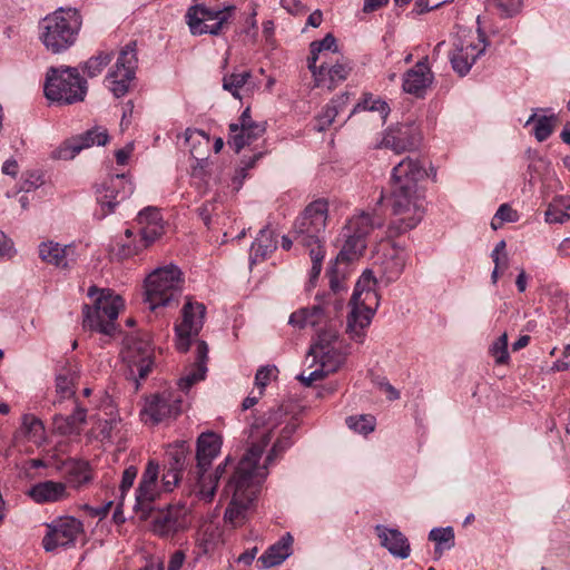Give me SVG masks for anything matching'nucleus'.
Returning a JSON list of instances; mask_svg holds the SVG:
<instances>
[{
	"label": "nucleus",
	"instance_id": "nucleus-1",
	"mask_svg": "<svg viewBox=\"0 0 570 570\" xmlns=\"http://www.w3.org/2000/svg\"><path fill=\"white\" fill-rule=\"evenodd\" d=\"M425 170L419 159L405 157L391 173V188L386 198L395 216L389 226L387 238H392L416 227L425 214V191L419 187Z\"/></svg>",
	"mask_w": 570,
	"mask_h": 570
},
{
	"label": "nucleus",
	"instance_id": "nucleus-2",
	"mask_svg": "<svg viewBox=\"0 0 570 570\" xmlns=\"http://www.w3.org/2000/svg\"><path fill=\"white\" fill-rule=\"evenodd\" d=\"M271 432L269 429H256L255 432H252L250 436L259 439V442L252 443L224 490L226 494L232 493V500L225 511L224 520L233 528L245 523L257 487L267 476L266 466H258V461L265 446L271 441Z\"/></svg>",
	"mask_w": 570,
	"mask_h": 570
},
{
	"label": "nucleus",
	"instance_id": "nucleus-3",
	"mask_svg": "<svg viewBox=\"0 0 570 570\" xmlns=\"http://www.w3.org/2000/svg\"><path fill=\"white\" fill-rule=\"evenodd\" d=\"M376 284L377 281L373 272L370 269L364 271L356 282L351 297V311L347 316L346 332L357 343L364 341L366 330L380 305Z\"/></svg>",
	"mask_w": 570,
	"mask_h": 570
},
{
	"label": "nucleus",
	"instance_id": "nucleus-4",
	"mask_svg": "<svg viewBox=\"0 0 570 570\" xmlns=\"http://www.w3.org/2000/svg\"><path fill=\"white\" fill-rule=\"evenodd\" d=\"M82 19L77 9L59 8L39 23V39L51 53H61L76 43Z\"/></svg>",
	"mask_w": 570,
	"mask_h": 570
},
{
	"label": "nucleus",
	"instance_id": "nucleus-5",
	"mask_svg": "<svg viewBox=\"0 0 570 570\" xmlns=\"http://www.w3.org/2000/svg\"><path fill=\"white\" fill-rule=\"evenodd\" d=\"M88 296L95 297L94 305H83V328L112 335L117 328L116 322L124 299L109 288H98L92 285L88 289Z\"/></svg>",
	"mask_w": 570,
	"mask_h": 570
},
{
	"label": "nucleus",
	"instance_id": "nucleus-6",
	"mask_svg": "<svg viewBox=\"0 0 570 570\" xmlns=\"http://www.w3.org/2000/svg\"><path fill=\"white\" fill-rule=\"evenodd\" d=\"M328 219V202L318 198L309 203L293 225L296 245L309 249H321L324 245V232Z\"/></svg>",
	"mask_w": 570,
	"mask_h": 570
},
{
	"label": "nucleus",
	"instance_id": "nucleus-7",
	"mask_svg": "<svg viewBox=\"0 0 570 570\" xmlns=\"http://www.w3.org/2000/svg\"><path fill=\"white\" fill-rule=\"evenodd\" d=\"M87 89V81L72 67L49 68L43 88L46 98L59 105L82 101Z\"/></svg>",
	"mask_w": 570,
	"mask_h": 570
},
{
	"label": "nucleus",
	"instance_id": "nucleus-8",
	"mask_svg": "<svg viewBox=\"0 0 570 570\" xmlns=\"http://www.w3.org/2000/svg\"><path fill=\"white\" fill-rule=\"evenodd\" d=\"M181 272L175 265L158 267L145 281V302L150 309L178 303L181 294Z\"/></svg>",
	"mask_w": 570,
	"mask_h": 570
},
{
	"label": "nucleus",
	"instance_id": "nucleus-9",
	"mask_svg": "<svg viewBox=\"0 0 570 570\" xmlns=\"http://www.w3.org/2000/svg\"><path fill=\"white\" fill-rule=\"evenodd\" d=\"M234 11V6L212 9L205 4H196L188 9L186 18L193 35H218L229 22Z\"/></svg>",
	"mask_w": 570,
	"mask_h": 570
},
{
	"label": "nucleus",
	"instance_id": "nucleus-10",
	"mask_svg": "<svg viewBox=\"0 0 570 570\" xmlns=\"http://www.w3.org/2000/svg\"><path fill=\"white\" fill-rule=\"evenodd\" d=\"M138 65L136 42L127 43L119 52L115 66L106 77L107 86L115 97H124L135 78Z\"/></svg>",
	"mask_w": 570,
	"mask_h": 570
},
{
	"label": "nucleus",
	"instance_id": "nucleus-11",
	"mask_svg": "<svg viewBox=\"0 0 570 570\" xmlns=\"http://www.w3.org/2000/svg\"><path fill=\"white\" fill-rule=\"evenodd\" d=\"M422 132L415 122H401L387 127L375 148L390 149L400 155L417 149L422 142Z\"/></svg>",
	"mask_w": 570,
	"mask_h": 570
},
{
	"label": "nucleus",
	"instance_id": "nucleus-12",
	"mask_svg": "<svg viewBox=\"0 0 570 570\" xmlns=\"http://www.w3.org/2000/svg\"><path fill=\"white\" fill-rule=\"evenodd\" d=\"M134 193V186L125 174L108 177L97 189V203L100 206V217H106L115 207Z\"/></svg>",
	"mask_w": 570,
	"mask_h": 570
},
{
	"label": "nucleus",
	"instance_id": "nucleus-13",
	"mask_svg": "<svg viewBox=\"0 0 570 570\" xmlns=\"http://www.w3.org/2000/svg\"><path fill=\"white\" fill-rule=\"evenodd\" d=\"M206 307L203 303L187 301L181 309L183 320L176 325V346L180 352L188 351L191 337L198 335L204 325Z\"/></svg>",
	"mask_w": 570,
	"mask_h": 570
},
{
	"label": "nucleus",
	"instance_id": "nucleus-14",
	"mask_svg": "<svg viewBox=\"0 0 570 570\" xmlns=\"http://www.w3.org/2000/svg\"><path fill=\"white\" fill-rule=\"evenodd\" d=\"M121 356L131 373L137 372L140 379H145L149 374L154 364L150 343L135 336L126 338Z\"/></svg>",
	"mask_w": 570,
	"mask_h": 570
},
{
	"label": "nucleus",
	"instance_id": "nucleus-15",
	"mask_svg": "<svg viewBox=\"0 0 570 570\" xmlns=\"http://www.w3.org/2000/svg\"><path fill=\"white\" fill-rule=\"evenodd\" d=\"M82 531L80 520L73 517L60 518L49 525V532L42 540L43 548L46 551H53L72 546Z\"/></svg>",
	"mask_w": 570,
	"mask_h": 570
},
{
	"label": "nucleus",
	"instance_id": "nucleus-16",
	"mask_svg": "<svg viewBox=\"0 0 570 570\" xmlns=\"http://www.w3.org/2000/svg\"><path fill=\"white\" fill-rule=\"evenodd\" d=\"M372 228L373 222L368 214L355 215L343 226L336 246H342V249H366V238Z\"/></svg>",
	"mask_w": 570,
	"mask_h": 570
},
{
	"label": "nucleus",
	"instance_id": "nucleus-17",
	"mask_svg": "<svg viewBox=\"0 0 570 570\" xmlns=\"http://www.w3.org/2000/svg\"><path fill=\"white\" fill-rule=\"evenodd\" d=\"M265 130L266 127L263 122L253 120L250 109L247 107L239 116L238 121L229 125L228 145L239 153L245 146L261 138Z\"/></svg>",
	"mask_w": 570,
	"mask_h": 570
},
{
	"label": "nucleus",
	"instance_id": "nucleus-18",
	"mask_svg": "<svg viewBox=\"0 0 570 570\" xmlns=\"http://www.w3.org/2000/svg\"><path fill=\"white\" fill-rule=\"evenodd\" d=\"M183 401L174 392L164 391L159 395L147 401L141 415L144 421L157 424L166 419L176 417L181 412Z\"/></svg>",
	"mask_w": 570,
	"mask_h": 570
},
{
	"label": "nucleus",
	"instance_id": "nucleus-19",
	"mask_svg": "<svg viewBox=\"0 0 570 570\" xmlns=\"http://www.w3.org/2000/svg\"><path fill=\"white\" fill-rule=\"evenodd\" d=\"M158 474V463L153 460L149 461L136 490L134 508L136 511H140L144 518L147 517L151 504L159 497Z\"/></svg>",
	"mask_w": 570,
	"mask_h": 570
},
{
	"label": "nucleus",
	"instance_id": "nucleus-20",
	"mask_svg": "<svg viewBox=\"0 0 570 570\" xmlns=\"http://www.w3.org/2000/svg\"><path fill=\"white\" fill-rule=\"evenodd\" d=\"M190 524L188 510L184 505H169L157 513L153 521V531L164 538L184 531Z\"/></svg>",
	"mask_w": 570,
	"mask_h": 570
},
{
	"label": "nucleus",
	"instance_id": "nucleus-21",
	"mask_svg": "<svg viewBox=\"0 0 570 570\" xmlns=\"http://www.w3.org/2000/svg\"><path fill=\"white\" fill-rule=\"evenodd\" d=\"M109 140L107 129L95 127L86 132L72 137L63 142L57 150L56 157L63 160L73 159L82 149L92 146H105Z\"/></svg>",
	"mask_w": 570,
	"mask_h": 570
},
{
	"label": "nucleus",
	"instance_id": "nucleus-22",
	"mask_svg": "<svg viewBox=\"0 0 570 570\" xmlns=\"http://www.w3.org/2000/svg\"><path fill=\"white\" fill-rule=\"evenodd\" d=\"M484 49L485 46L480 39H478V42L471 38L459 40L450 56L452 68L460 76L466 75Z\"/></svg>",
	"mask_w": 570,
	"mask_h": 570
},
{
	"label": "nucleus",
	"instance_id": "nucleus-23",
	"mask_svg": "<svg viewBox=\"0 0 570 570\" xmlns=\"http://www.w3.org/2000/svg\"><path fill=\"white\" fill-rule=\"evenodd\" d=\"M308 69L313 75L315 87L332 90L347 78L352 67L347 61H337L330 66L327 60H323L318 67L314 65V68Z\"/></svg>",
	"mask_w": 570,
	"mask_h": 570
},
{
	"label": "nucleus",
	"instance_id": "nucleus-24",
	"mask_svg": "<svg viewBox=\"0 0 570 570\" xmlns=\"http://www.w3.org/2000/svg\"><path fill=\"white\" fill-rule=\"evenodd\" d=\"M288 323L298 328L312 327L317 338L320 334L324 333L330 326L336 328V323L328 318L324 308L320 305L299 308L292 313Z\"/></svg>",
	"mask_w": 570,
	"mask_h": 570
},
{
	"label": "nucleus",
	"instance_id": "nucleus-25",
	"mask_svg": "<svg viewBox=\"0 0 570 570\" xmlns=\"http://www.w3.org/2000/svg\"><path fill=\"white\" fill-rule=\"evenodd\" d=\"M433 78V72L428 63V57H424L404 73L403 90L416 98H422L426 89L432 85Z\"/></svg>",
	"mask_w": 570,
	"mask_h": 570
},
{
	"label": "nucleus",
	"instance_id": "nucleus-26",
	"mask_svg": "<svg viewBox=\"0 0 570 570\" xmlns=\"http://www.w3.org/2000/svg\"><path fill=\"white\" fill-rule=\"evenodd\" d=\"M337 341V328L334 326H330L326 328V331L322 334H320L318 340L311 346L309 355L313 356V363L309 365V367L314 366V363L316 360L320 361V365H323L324 363H336L337 362V368L341 366L343 362L342 354L332 346V344L336 343Z\"/></svg>",
	"mask_w": 570,
	"mask_h": 570
},
{
	"label": "nucleus",
	"instance_id": "nucleus-27",
	"mask_svg": "<svg viewBox=\"0 0 570 570\" xmlns=\"http://www.w3.org/2000/svg\"><path fill=\"white\" fill-rule=\"evenodd\" d=\"M137 220L145 247L154 245L164 234V220L158 208L146 207L139 212Z\"/></svg>",
	"mask_w": 570,
	"mask_h": 570
},
{
	"label": "nucleus",
	"instance_id": "nucleus-28",
	"mask_svg": "<svg viewBox=\"0 0 570 570\" xmlns=\"http://www.w3.org/2000/svg\"><path fill=\"white\" fill-rule=\"evenodd\" d=\"M380 543L394 558L406 559L411 553V546L407 538L397 529L387 528L382 524L375 527Z\"/></svg>",
	"mask_w": 570,
	"mask_h": 570
},
{
	"label": "nucleus",
	"instance_id": "nucleus-29",
	"mask_svg": "<svg viewBox=\"0 0 570 570\" xmlns=\"http://www.w3.org/2000/svg\"><path fill=\"white\" fill-rule=\"evenodd\" d=\"M208 346L205 341H196L195 362L185 370L184 375L178 381V386L183 391L189 390L195 383L203 381L207 372Z\"/></svg>",
	"mask_w": 570,
	"mask_h": 570
},
{
	"label": "nucleus",
	"instance_id": "nucleus-30",
	"mask_svg": "<svg viewBox=\"0 0 570 570\" xmlns=\"http://www.w3.org/2000/svg\"><path fill=\"white\" fill-rule=\"evenodd\" d=\"M75 409L70 415L57 414L52 419V431L62 436L80 435L87 422V409L75 402Z\"/></svg>",
	"mask_w": 570,
	"mask_h": 570
},
{
	"label": "nucleus",
	"instance_id": "nucleus-31",
	"mask_svg": "<svg viewBox=\"0 0 570 570\" xmlns=\"http://www.w3.org/2000/svg\"><path fill=\"white\" fill-rule=\"evenodd\" d=\"M222 448V439L214 432L202 433L197 439V469L207 471L212 465V461L219 454Z\"/></svg>",
	"mask_w": 570,
	"mask_h": 570
},
{
	"label": "nucleus",
	"instance_id": "nucleus-32",
	"mask_svg": "<svg viewBox=\"0 0 570 570\" xmlns=\"http://www.w3.org/2000/svg\"><path fill=\"white\" fill-rule=\"evenodd\" d=\"M29 495L37 503H53L66 500L69 493L63 482L48 480L33 484Z\"/></svg>",
	"mask_w": 570,
	"mask_h": 570
},
{
	"label": "nucleus",
	"instance_id": "nucleus-33",
	"mask_svg": "<svg viewBox=\"0 0 570 570\" xmlns=\"http://www.w3.org/2000/svg\"><path fill=\"white\" fill-rule=\"evenodd\" d=\"M78 377L79 368L77 364L68 363L59 371L56 377L57 400L55 403H61L62 401L70 400L75 396Z\"/></svg>",
	"mask_w": 570,
	"mask_h": 570
},
{
	"label": "nucleus",
	"instance_id": "nucleus-34",
	"mask_svg": "<svg viewBox=\"0 0 570 570\" xmlns=\"http://www.w3.org/2000/svg\"><path fill=\"white\" fill-rule=\"evenodd\" d=\"M357 252H338L327 271L332 291L337 292L342 289L341 283L350 275L351 262L357 258Z\"/></svg>",
	"mask_w": 570,
	"mask_h": 570
},
{
	"label": "nucleus",
	"instance_id": "nucleus-35",
	"mask_svg": "<svg viewBox=\"0 0 570 570\" xmlns=\"http://www.w3.org/2000/svg\"><path fill=\"white\" fill-rule=\"evenodd\" d=\"M293 538L289 533L283 535L276 543L271 546L258 559L264 568L281 564L291 554Z\"/></svg>",
	"mask_w": 570,
	"mask_h": 570
},
{
	"label": "nucleus",
	"instance_id": "nucleus-36",
	"mask_svg": "<svg viewBox=\"0 0 570 570\" xmlns=\"http://www.w3.org/2000/svg\"><path fill=\"white\" fill-rule=\"evenodd\" d=\"M62 470L68 482L76 488H79L90 480L89 465L85 461L67 460L63 462Z\"/></svg>",
	"mask_w": 570,
	"mask_h": 570
},
{
	"label": "nucleus",
	"instance_id": "nucleus-37",
	"mask_svg": "<svg viewBox=\"0 0 570 570\" xmlns=\"http://www.w3.org/2000/svg\"><path fill=\"white\" fill-rule=\"evenodd\" d=\"M337 45L336 39L332 33H327L322 40L313 41L309 45V57L307 60V67L314 68V65L318 60H327L328 52H336Z\"/></svg>",
	"mask_w": 570,
	"mask_h": 570
},
{
	"label": "nucleus",
	"instance_id": "nucleus-38",
	"mask_svg": "<svg viewBox=\"0 0 570 570\" xmlns=\"http://www.w3.org/2000/svg\"><path fill=\"white\" fill-rule=\"evenodd\" d=\"M570 219V196H557L546 212V220L550 224H562Z\"/></svg>",
	"mask_w": 570,
	"mask_h": 570
},
{
	"label": "nucleus",
	"instance_id": "nucleus-39",
	"mask_svg": "<svg viewBox=\"0 0 570 570\" xmlns=\"http://www.w3.org/2000/svg\"><path fill=\"white\" fill-rule=\"evenodd\" d=\"M429 539L436 543L434 558L439 559L444 549H451L454 546V531L451 527L435 528L430 531Z\"/></svg>",
	"mask_w": 570,
	"mask_h": 570
},
{
	"label": "nucleus",
	"instance_id": "nucleus-40",
	"mask_svg": "<svg viewBox=\"0 0 570 570\" xmlns=\"http://www.w3.org/2000/svg\"><path fill=\"white\" fill-rule=\"evenodd\" d=\"M252 78V72L244 70L242 72H232L223 78V88L229 91L235 98L240 99V90Z\"/></svg>",
	"mask_w": 570,
	"mask_h": 570
},
{
	"label": "nucleus",
	"instance_id": "nucleus-41",
	"mask_svg": "<svg viewBox=\"0 0 570 570\" xmlns=\"http://www.w3.org/2000/svg\"><path fill=\"white\" fill-rule=\"evenodd\" d=\"M112 59V52L99 51L90 57L82 66V71L89 78L99 76Z\"/></svg>",
	"mask_w": 570,
	"mask_h": 570
},
{
	"label": "nucleus",
	"instance_id": "nucleus-42",
	"mask_svg": "<svg viewBox=\"0 0 570 570\" xmlns=\"http://www.w3.org/2000/svg\"><path fill=\"white\" fill-rule=\"evenodd\" d=\"M535 114H532L529 119L525 121V126L534 122L533 134L538 141H544L550 137L554 127V117L553 116H541L535 119Z\"/></svg>",
	"mask_w": 570,
	"mask_h": 570
},
{
	"label": "nucleus",
	"instance_id": "nucleus-43",
	"mask_svg": "<svg viewBox=\"0 0 570 570\" xmlns=\"http://www.w3.org/2000/svg\"><path fill=\"white\" fill-rule=\"evenodd\" d=\"M207 471L198 470V492L197 495L205 502H210L216 493L218 485V475H208Z\"/></svg>",
	"mask_w": 570,
	"mask_h": 570
},
{
	"label": "nucleus",
	"instance_id": "nucleus-44",
	"mask_svg": "<svg viewBox=\"0 0 570 570\" xmlns=\"http://www.w3.org/2000/svg\"><path fill=\"white\" fill-rule=\"evenodd\" d=\"M337 371V362L336 363H324L323 365H317L313 371L306 373L305 371L301 373L297 379L305 385L311 386L315 382L324 380L330 373Z\"/></svg>",
	"mask_w": 570,
	"mask_h": 570
},
{
	"label": "nucleus",
	"instance_id": "nucleus-45",
	"mask_svg": "<svg viewBox=\"0 0 570 570\" xmlns=\"http://www.w3.org/2000/svg\"><path fill=\"white\" fill-rule=\"evenodd\" d=\"M22 429L26 435L33 443H41L45 440V428L42 422L31 414L22 417Z\"/></svg>",
	"mask_w": 570,
	"mask_h": 570
},
{
	"label": "nucleus",
	"instance_id": "nucleus-46",
	"mask_svg": "<svg viewBox=\"0 0 570 570\" xmlns=\"http://www.w3.org/2000/svg\"><path fill=\"white\" fill-rule=\"evenodd\" d=\"M296 429L297 424L294 421L287 423L283 428L281 436L276 440L266 458L267 463H271L278 453L283 452L291 445V436L296 431Z\"/></svg>",
	"mask_w": 570,
	"mask_h": 570
},
{
	"label": "nucleus",
	"instance_id": "nucleus-47",
	"mask_svg": "<svg viewBox=\"0 0 570 570\" xmlns=\"http://www.w3.org/2000/svg\"><path fill=\"white\" fill-rule=\"evenodd\" d=\"M520 218L519 213L509 204H502L491 219V227L497 230L505 223H515Z\"/></svg>",
	"mask_w": 570,
	"mask_h": 570
},
{
	"label": "nucleus",
	"instance_id": "nucleus-48",
	"mask_svg": "<svg viewBox=\"0 0 570 570\" xmlns=\"http://www.w3.org/2000/svg\"><path fill=\"white\" fill-rule=\"evenodd\" d=\"M489 4L494 7L499 14L510 18L518 14L522 8V0H488Z\"/></svg>",
	"mask_w": 570,
	"mask_h": 570
},
{
	"label": "nucleus",
	"instance_id": "nucleus-49",
	"mask_svg": "<svg viewBox=\"0 0 570 570\" xmlns=\"http://www.w3.org/2000/svg\"><path fill=\"white\" fill-rule=\"evenodd\" d=\"M338 115V109L336 106V101L332 100L328 105H326L322 112L316 117L315 128L318 131L326 130L335 120Z\"/></svg>",
	"mask_w": 570,
	"mask_h": 570
},
{
	"label": "nucleus",
	"instance_id": "nucleus-50",
	"mask_svg": "<svg viewBox=\"0 0 570 570\" xmlns=\"http://www.w3.org/2000/svg\"><path fill=\"white\" fill-rule=\"evenodd\" d=\"M346 423L355 432L367 434L374 430L375 419L372 415L350 416Z\"/></svg>",
	"mask_w": 570,
	"mask_h": 570
},
{
	"label": "nucleus",
	"instance_id": "nucleus-51",
	"mask_svg": "<svg viewBox=\"0 0 570 570\" xmlns=\"http://www.w3.org/2000/svg\"><path fill=\"white\" fill-rule=\"evenodd\" d=\"M490 354L495 360L497 364H505L509 361L507 333H503L492 343Z\"/></svg>",
	"mask_w": 570,
	"mask_h": 570
},
{
	"label": "nucleus",
	"instance_id": "nucleus-52",
	"mask_svg": "<svg viewBox=\"0 0 570 570\" xmlns=\"http://www.w3.org/2000/svg\"><path fill=\"white\" fill-rule=\"evenodd\" d=\"M382 271L389 279L397 277L403 269V259L396 252H390V257L382 262Z\"/></svg>",
	"mask_w": 570,
	"mask_h": 570
},
{
	"label": "nucleus",
	"instance_id": "nucleus-53",
	"mask_svg": "<svg viewBox=\"0 0 570 570\" xmlns=\"http://www.w3.org/2000/svg\"><path fill=\"white\" fill-rule=\"evenodd\" d=\"M278 370L275 365L262 366L255 374V385L259 389V395H263L264 389L268 383L277 377Z\"/></svg>",
	"mask_w": 570,
	"mask_h": 570
},
{
	"label": "nucleus",
	"instance_id": "nucleus-54",
	"mask_svg": "<svg viewBox=\"0 0 570 570\" xmlns=\"http://www.w3.org/2000/svg\"><path fill=\"white\" fill-rule=\"evenodd\" d=\"M276 248V240L274 233L269 228H263L259 230L257 237L252 244L250 249H271Z\"/></svg>",
	"mask_w": 570,
	"mask_h": 570
},
{
	"label": "nucleus",
	"instance_id": "nucleus-55",
	"mask_svg": "<svg viewBox=\"0 0 570 570\" xmlns=\"http://www.w3.org/2000/svg\"><path fill=\"white\" fill-rule=\"evenodd\" d=\"M362 107L364 110L377 111L383 119H385L390 112L389 105L384 100L375 98L372 95L364 98Z\"/></svg>",
	"mask_w": 570,
	"mask_h": 570
},
{
	"label": "nucleus",
	"instance_id": "nucleus-56",
	"mask_svg": "<svg viewBox=\"0 0 570 570\" xmlns=\"http://www.w3.org/2000/svg\"><path fill=\"white\" fill-rule=\"evenodd\" d=\"M137 474H138V469L135 465H130V466L126 468L125 471L122 472V478H121V482L119 485L121 501L124 500L126 493L134 485Z\"/></svg>",
	"mask_w": 570,
	"mask_h": 570
},
{
	"label": "nucleus",
	"instance_id": "nucleus-57",
	"mask_svg": "<svg viewBox=\"0 0 570 570\" xmlns=\"http://www.w3.org/2000/svg\"><path fill=\"white\" fill-rule=\"evenodd\" d=\"M181 476V470L178 468L169 466L163 474L161 483L163 490L166 492H170L178 484Z\"/></svg>",
	"mask_w": 570,
	"mask_h": 570
},
{
	"label": "nucleus",
	"instance_id": "nucleus-58",
	"mask_svg": "<svg viewBox=\"0 0 570 570\" xmlns=\"http://www.w3.org/2000/svg\"><path fill=\"white\" fill-rule=\"evenodd\" d=\"M40 258L42 262L56 267L65 268L68 266L66 252H40Z\"/></svg>",
	"mask_w": 570,
	"mask_h": 570
},
{
	"label": "nucleus",
	"instance_id": "nucleus-59",
	"mask_svg": "<svg viewBox=\"0 0 570 570\" xmlns=\"http://www.w3.org/2000/svg\"><path fill=\"white\" fill-rule=\"evenodd\" d=\"M281 7L293 16H302L308 10L301 0H281Z\"/></svg>",
	"mask_w": 570,
	"mask_h": 570
},
{
	"label": "nucleus",
	"instance_id": "nucleus-60",
	"mask_svg": "<svg viewBox=\"0 0 570 570\" xmlns=\"http://www.w3.org/2000/svg\"><path fill=\"white\" fill-rule=\"evenodd\" d=\"M312 269H311V276L309 282L312 285H314V282L317 279L321 271H322V263L324 259L323 252H312Z\"/></svg>",
	"mask_w": 570,
	"mask_h": 570
},
{
	"label": "nucleus",
	"instance_id": "nucleus-61",
	"mask_svg": "<svg viewBox=\"0 0 570 570\" xmlns=\"http://www.w3.org/2000/svg\"><path fill=\"white\" fill-rule=\"evenodd\" d=\"M168 455L170 456V464L171 468H178V470H183L185 459H186V451L184 445H179L175 449V451L169 452Z\"/></svg>",
	"mask_w": 570,
	"mask_h": 570
},
{
	"label": "nucleus",
	"instance_id": "nucleus-62",
	"mask_svg": "<svg viewBox=\"0 0 570 570\" xmlns=\"http://www.w3.org/2000/svg\"><path fill=\"white\" fill-rule=\"evenodd\" d=\"M185 561V553L183 551H176L171 554L168 570H180Z\"/></svg>",
	"mask_w": 570,
	"mask_h": 570
},
{
	"label": "nucleus",
	"instance_id": "nucleus-63",
	"mask_svg": "<svg viewBox=\"0 0 570 570\" xmlns=\"http://www.w3.org/2000/svg\"><path fill=\"white\" fill-rule=\"evenodd\" d=\"M202 138L205 144H208L209 141V137L203 131V130H199V129H186L185 131V140L186 142H190L191 140H194L195 138Z\"/></svg>",
	"mask_w": 570,
	"mask_h": 570
},
{
	"label": "nucleus",
	"instance_id": "nucleus-64",
	"mask_svg": "<svg viewBox=\"0 0 570 570\" xmlns=\"http://www.w3.org/2000/svg\"><path fill=\"white\" fill-rule=\"evenodd\" d=\"M389 0H364L363 11L373 12L387 4Z\"/></svg>",
	"mask_w": 570,
	"mask_h": 570
}]
</instances>
